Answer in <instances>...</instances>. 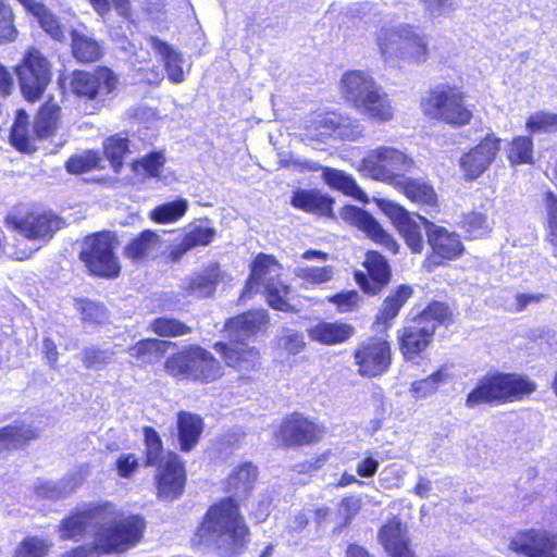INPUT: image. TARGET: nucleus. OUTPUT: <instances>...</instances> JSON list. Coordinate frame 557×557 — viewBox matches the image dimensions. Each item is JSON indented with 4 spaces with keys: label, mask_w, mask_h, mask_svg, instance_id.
<instances>
[{
    "label": "nucleus",
    "mask_w": 557,
    "mask_h": 557,
    "mask_svg": "<svg viewBox=\"0 0 557 557\" xmlns=\"http://www.w3.org/2000/svg\"><path fill=\"white\" fill-rule=\"evenodd\" d=\"M428 243L433 250L430 261L438 264L441 260H451L461 255L463 246L457 233L444 226L428 225Z\"/></svg>",
    "instance_id": "4be33fe9"
},
{
    "label": "nucleus",
    "mask_w": 557,
    "mask_h": 557,
    "mask_svg": "<svg viewBox=\"0 0 557 557\" xmlns=\"http://www.w3.org/2000/svg\"><path fill=\"white\" fill-rule=\"evenodd\" d=\"M100 162L101 158L99 153L92 150H88L72 156L66 162V170L70 173L81 174L99 168Z\"/></svg>",
    "instance_id": "3c124183"
},
{
    "label": "nucleus",
    "mask_w": 557,
    "mask_h": 557,
    "mask_svg": "<svg viewBox=\"0 0 557 557\" xmlns=\"http://www.w3.org/2000/svg\"><path fill=\"white\" fill-rule=\"evenodd\" d=\"M60 108L52 101H47L38 112L35 131L40 138L49 137L57 126Z\"/></svg>",
    "instance_id": "a18cd8bd"
},
{
    "label": "nucleus",
    "mask_w": 557,
    "mask_h": 557,
    "mask_svg": "<svg viewBox=\"0 0 557 557\" xmlns=\"http://www.w3.org/2000/svg\"><path fill=\"white\" fill-rule=\"evenodd\" d=\"M500 139L494 134H487L469 152L460 158V168L468 180H474L483 174L494 161L499 151Z\"/></svg>",
    "instance_id": "6ab92c4d"
},
{
    "label": "nucleus",
    "mask_w": 557,
    "mask_h": 557,
    "mask_svg": "<svg viewBox=\"0 0 557 557\" xmlns=\"http://www.w3.org/2000/svg\"><path fill=\"white\" fill-rule=\"evenodd\" d=\"M463 92L453 86L442 85L434 88L424 103V112L437 120L453 125H466L472 117L471 110L465 104Z\"/></svg>",
    "instance_id": "9b49d317"
},
{
    "label": "nucleus",
    "mask_w": 557,
    "mask_h": 557,
    "mask_svg": "<svg viewBox=\"0 0 557 557\" xmlns=\"http://www.w3.org/2000/svg\"><path fill=\"white\" fill-rule=\"evenodd\" d=\"M71 37L72 52L77 61L89 63L100 58L101 47L96 39L77 29L72 30Z\"/></svg>",
    "instance_id": "c9c22d12"
},
{
    "label": "nucleus",
    "mask_w": 557,
    "mask_h": 557,
    "mask_svg": "<svg viewBox=\"0 0 557 557\" xmlns=\"http://www.w3.org/2000/svg\"><path fill=\"white\" fill-rule=\"evenodd\" d=\"M290 203L302 211L323 214L331 210L332 201L317 190L297 189L293 194Z\"/></svg>",
    "instance_id": "f704fd0d"
},
{
    "label": "nucleus",
    "mask_w": 557,
    "mask_h": 557,
    "mask_svg": "<svg viewBox=\"0 0 557 557\" xmlns=\"http://www.w3.org/2000/svg\"><path fill=\"white\" fill-rule=\"evenodd\" d=\"M382 210L404 237L411 251L421 252L424 246L421 226L424 225L428 231V225L431 222L421 215L410 214L405 208L392 201H383Z\"/></svg>",
    "instance_id": "2eb2a0df"
},
{
    "label": "nucleus",
    "mask_w": 557,
    "mask_h": 557,
    "mask_svg": "<svg viewBox=\"0 0 557 557\" xmlns=\"http://www.w3.org/2000/svg\"><path fill=\"white\" fill-rule=\"evenodd\" d=\"M161 249L160 235L154 231L145 230L124 247V255L133 262H138L156 258Z\"/></svg>",
    "instance_id": "c85d7f7f"
},
{
    "label": "nucleus",
    "mask_w": 557,
    "mask_h": 557,
    "mask_svg": "<svg viewBox=\"0 0 557 557\" xmlns=\"http://www.w3.org/2000/svg\"><path fill=\"white\" fill-rule=\"evenodd\" d=\"M375 41L381 59L386 64H422L429 59V38L416 25L385 24L377 29Z\"/></svg>",
    "instance_id": "f03ea898"
},
{
    "label": "nucleus",
    "mask_w": 557,
    "mask_h": 557,
    "mask_svg": "<svg viewBox=\"0 0 557 557\" xmlns=\"http://www.w3.org/2000/svg\"><path fill=\"white\" fill-rule=\"evenodd\" d=\"M181 449L189 451L197 443L203 430V422L197 414L181 412L177 417Z\"/></svg>",
    "instance_id": "473e14b6"
},
{
    "label": "nucleus",
    "mask_w": 557,
    "mask_h": 557,
    "mask_svg": "<svg viewBox=\"0 0 557 557\" xmlns=\"http://www.w3.org/2000/svg\"><path fill=\"white\" fill-rule=\"evenodd\" d=\"M215 350L221 354L227 367L245 374L260 366V354L246 343H215Z\"/></svg>",
    "instance_id": "5701e85b"
},
{
    "label": "nucleus",
    "mask_w": 557,
    "mask_h": 557,
    "mask_svg": "<svg viewBox=\"0 0 557 557\" xmlns=\"http://www.w3.org/2000/svg\"><path fill=\"white\" fill-rule=\"evenodd\" d=\"M166 371L178 379H193L202 382L214 381L221 375L220 362L200 346H191L165 361Z\"/></svg>",
    "instance_id": "9d476101"
},
{
    "label": "nucleus",
    "mask_w": 557,
    "mask_h": 557,
    "mask_svg": "<svg viewBox=\"0 0 557 557\" xmlns=\"http://www.w3.org/2000/svg\"><path fill=\"white\" fill-rule=\"evenodd\" d=\"M50 548L51 543L47 540L28 536L18 544L13 557H46Z\"/></svg>",
    "instance_id": "8fccbe9b"
},
{
    "label": "nucleus",
    "mask_w": 557,
    "mask_h": 557,
    "mask_svg": "<svg viewBox=\"0 0 557 557\" xmlns=\"http://www.w3.org/2000/svg\"><path fill=\"white\" fill-rule=\"evenodd\" d=\"M165 162L160 151L151 152L133 163L134 171L146 176L157 177Z\"/></svg>",
    "instance_id": "864d4df0"
},
{
    "label": "nucleus",
    "mask_w": 557,
    "mask_h": 557,
    "mask_svg": "<svg viewBox=\"0 0 557 557\" xmlns=\"http://www.w3.org/2000/svg\"><path fill=\"white\" fill-rule=\"evenodd\" d=\"M462 226L473 238L484 236L491 230L486 215L475 211L465 215Z\"/></svg>",
    "instance_id": "13d9d810"
},
{
    "label": "nucleus",
    "mask_w": 557,
    "mask_h": 557,
    "mask_svg": "<svg viewBox=\"0 0 557 557\" xmlns=\"http://www.w3.org/2000/svg\"><path fill=\"white\" fill-rule=\"evenodd\" d=\"M329 301L335 305L339 312L346 313L358 308L360 296L356 290H347L329 297Z\"/></svg>",
    "instance_id": "69168bd1"
},
{
    "label": "nucleus",
    "mask_w": 557,
    "mask_h": 557,
    "mask_svg": "<svg viewBox=\"0 0 557 557\" xmlns=\"http://www.w3.org/2000/svg\"><path fill=\"white\" fill-rule=\"evenodd\" d=\"M448 368L442 367L430 376L411 383L410 392L416 399L426 398L433 395L441 383L449 379Z\"/></svg>",
    "instance_id": "37998d69"
},
{
    "label": "nucleus",
    "mask_w": 557,
    "mask_h": 557,
    "mask_svg": "<svg viewBox=\"0 0 557 557\" xmlns=\"http://www.w3.org/2000/svg\"><path fill=\"white\" fill-rule=\"evenodd\" d=\"M379 539L392 557H413V553L409 548L407 532L399 520L392 519L383 525Z\"/></svg>",
    "instance_id": "bb28decb"
},
{
    "label": "nucleus",
    "mask_w": 557,
    "mask_h": 557,
    "mask_svg": "<svg viewBox=\"0 0 557 557\" xmlns=\"http://www.w3.org/2000/svg\"><path fill=\"white\" fill-rule=\"evenodd\" d=\"M188 209V201L184 198H178L157 206L149 213L150 219L159 224H169L178 221L185 215Z\"/></svg>",
    "instance_id": "a19ab883"
},
{
    "label": "nucleus",
    "mask_w": 557,
    "mask_h": 557,
    "mask_svg": "<svg viewBox=\"0 0 557 557\" xmlns=\"http://www.w3.org/2000/svg\"><path fill=\"white\" fill-rule=\"evenodd\" d=\"M412 289L410 286L400 285L384 302L376 322L387 324L399 312L404 304L411 297Z\"/></svg>",
    "instance_id": "79ce46f5"
},
{
    "label": "nucleus",
    "mask_w": 557,
    "mask_h": 557,
    "mask_svg": "<svg viewBox=\"0 0 557 557\" xmlns=\"http://www.w3.org/2000/svg\"><path fill=\"white\" fill-rule=\"evenodd\" d=\"M545 205L548 215V240L552 246V255L557 260V196L547 191L545 194Z\"/></svg>",
    "instance_id": "4d7b16f0"
},
{
    "label": "nucleus",
    "mask_w": 557,
    "mask_h": 557,
    "mask_svg": "<svg viewBox=\"0 0 557 557\" xmlns=\"http://www.w3.org/2000/svg\"><path fill=\"white\" fill-rule=\"evenodd\" d=\"M525 128L533 134L557 132V114L544 111L535 112L528 117Z\"/></svg>",
    "instance_id": "603ef678"
},
{
    "label": "nucleus",
    "mask_w": 557,
    "mask_h": 557,
    "mask_svg": "<svg viewBox=\"0 0 557 557\" xmlns=\"http://www.w3.org/2000/svg\"><path fill=\"white\" fill-rule=\"evenodd\" d=\"M83 362L88 369H101L113 360V351L97 348H86L83 352Z\"/></svg>",
    "instance_id": "e2e57ef3"
},
{
    "label": "nucleus",
    "mask_w": 557,
    "mask_h": 557,
    "mask_svg": "<svg viewBox=\"0 0 557 557\" xmlns=\"http://www.w3.org/2000/svg\"><path fill=\"white\" fill-rule=\"evenodd\" d=\"M507 157L512 165L533 163V141L531 137L518 136L513 138Z\"/></svg>",
    "instance_id": "de8ad7c7"
},
{
    "label": "nucleus",
    "mask_w": 557,
    "mask_h": 557,
    "mask_svg": "<svg viewBox=\"0 0 557 557\" xmlns=\"http://www.w3.org/2000/svg\"><path fill=\"white\" fill-rule=\"evenodd\" d=\"M369 278L360 272L356 273V281L369 294H376L389 282L391 268L387 260L376 251H369L364 260Z\"/></svg>",
    "instance_id": "a878e982"
},
{
    "label": "nucleus",
    "mask_w": 557,
    "mask_h": 557,
    "mask_svg": "<svg viewBox=\"0 0 557 557\" xmlns=\"http://www.w3.org/2000/svg\"><path fill=\"white\" fill-rule=\"evenodd\" d=\"M352 332L346 323L319 322L309 330V337L324 345H335L348 339Z\"/></svg>",
    "instance_id": "7c9ffc66"
},
{
    "label": "nucleus",
    "mask_w": 557,
    "mask_h": 557,
    "mask_svg": "<svg viewBox=\"0 0 557 557\" xmlns=\"http://www.w3.org/2000/svg\"><path fill=\"white\" fill-rule=\"evenodd\" d=\"M324 433L323 428L294 413L283 420L275 436L284 445H306L319 441Z\"/></svg>",
    "instance_id": "a211bd4d"
},
{
    "label": "nucleus",
    "mask_w": 557,
    "mask_h": 557,
    "mask_svg": "<svg viewBox=\"0 0 557 557\" xmlns=\"http://www.w3.org/2000/svg\"><path fill=\"white\" fill-rule=\"evenodd\" d=\"M115 237L109 232L87 236L81 250V259L88 270L98 276L115 277L120 273V264L113 252Z\"/></svg>",
    "instance_id": "f8f14e48"
},
{
    "label": "nucleus",
    "mask_w": 557,
    "mask_h": 557,
    "mask_svg": "<svg viewBox=\"0 0 557 557\" xmlns=\"http://www.w3.org/2000/svg\"><path fill=\"white\" fill-rule=\"evenodd\" d=\"M343 218L350 224L363 231L372 240L384 246L393 253L398 251V244L367 211L358 207L349 206L344 209Z\"/></svg>",
    "instance_id": "b1692460"
},
{
    "label": "nucleus",
    "mask_w": 557,
    "mask_h": 557,
    "mask_svg": "<svg viewBox=\"0 0 557 557\" xmlns=\"http://www.w3.org/2000/svg\"><path fill=\"white\" fill-rule=\"evenodd\" d=\"M71 86L76 95L104 104L116 90L117 77L108 67H99L92 73L78 71L73 73Z\"/></svg>",
    "instance_id": "4468645a"
},
{
    "label": "nucleus",
    "mask_w": 557,
    "mask_h": 557,
    "mask_svg": "<svg viewBox=\"0 0 557 557\" xmlns=\"http://www.w3.org/2000/svg\"><path fill=\"white\" fill-rule=\"evenodd\" d=\"M151 329L160 336H181L190 332V329L184 323L168 318L156 319L151 323Z\"/></svg>",
    "instance_id": "052dcab7"
},
{
    "label": "nucleus",
    "mask_w": 557,
    "mask_h": 557,
    "mask_svg": "<svg viewBox=\"0 0 557 557\" xmlns=\"http://www.w3.org/2000/svg\"><path fill=\"white\" fill-rule=\"evenodd\" d=\"M361 509V498L359 496H347L338 505V518L343 524H348Z\"/></svg>",
    "instance_id": "338daca9"
},
{
    "label": "nucleus",
    "mask_w": 557,
    "mask_h": 557,
    "mask_svg": "<svg viewBox=\"0 0 557 557\" xmlns=\"http://www.w3.org/2000/svg\"><path fill=\"white\" fill-rule=\"evenodd\" d=\"M197 534L205 544L231 554L244 544L248 530L237 503L228 497L208 510Z\"/></svg>",
    "instance_id": "7ed1b4c3"
},
{
    "label": "nucleus",
    "mask_w": 557,
    "mask_h": 557,
    "mask_svg": "<svg viewBox=\"0 0 557 557\" xmlns=\"http://www.w3.org/2000/svg\"><path fill=\"white\" fill-rule=\"evenodd\" d=\"M412 164V159L401 150L381 146L366 154L361 160L359 171L375 181L397 185Z\"/></svg>",
    "instance_id": "1a4fd4ad"
},
{
    "label": "nucleus",
    "mask_w": 557,
    "mask_h": 557,
    "mask_svg": "<svg viewBox=\"0 0 557 557\" xmlns=\"http://www.w3.org/2000/svg\"><path fill=\"white\" fill-rule=\"evenodd\" d=\"M355 360L361 375H380L391 363V347L386 341L371 338L359 345L355 351Z\"/></svg>",
    "instance_id": "f3484780"
},
{
    "label": "nucleus",
    "mask_w": 557,
    "mask_h": 557,
    "mask_svg": "<svg viewBox=\"0 0 557 557\" xmlns=\"http://www.w3.org/2000/svg\"><path fill=\"white\" fill-rule=\"evenodd\" d=\"M397 186L414 202L428 206H433L436 202V194L433 187L424 181L403 177Z\"/></svg>",
    "instance_id": "58836bf2"
},
{
    "label": "nucleus",
    "mask_w": 557,
    "mask_h": 557,
    "mask_svg": "<svg viewBox=\"0 0 557 557\" xmlns=\"http://www.w3.org/2000/svg\"><path fill=\"white\" fill-rule=\"evenodd\" d=\"M79 310L83 321L90 325L101 324L108 318L107 309L102 305L90 300H82Z\"/></svg>",
    "instance_id": "680f3d73"
},
{
    "label": "nucleus",
    "mask_w": 557,
    "mask_h": 557,
    "mask_svg": "<svg viewBox=\"0 0 557 557\" xmlns=\"http://www.w3.org/2000/svg\"><path fill=\"white\" fill-rule=\"evenodd\" d=\"M257 479V468L249 462L237 467L227 478L225 488L236 497H245Z\"/></svg>",
    "instance_id": "72a5a7b5"
},
{
    "label": "nucleus",
    "mask_w": 557,
    "mask_h": 557,
    "mask_svg": "<svg viewBox=\"0 0 557 557\" xmlns=\"http://www.w3.org/2000/svg\"><path fill=\"white\" fill-rule=\"evenodd\" d=\"M269 323L265 310L248 311L230 319L225 323V331L230 343H245V341L264 330Z\"/></svg>",
    "instance_id": "393cba45"
},
{
    "label": "nucleus",
    "mask_w": 557,
    "mask_h": 557,
    "mask_svg": "<svg viewBox=\"0 0 557 557\" xmlns=\"http://www.w3.org/2000/svg\"><path fill=\"white\" fill-rule=\"evenodd\" d=\"M215 236V230L212 227L196 226L190 230L185 236V245L189 246L190 249L197 246L209 245Z\"/></svg>",
    "instance_id": "0e129e2a"
},
{
    "label": "nucleus",
    "mask_w": 557,
    "mask_h": 557,
    "mask_svg": "<svg viewBox=\"0 0 557 557\" xmlns=\"http://www.w3.org/2000/svg\"><path fill=\"white\" fill-rule=\"evenodd\" d=\"M323 178L331 188L341 190L356 199L361 200L364 196L355 180L343 171L325 168L323 169Z\"/></svg>",
    "instance_id": "ea45409f"
},
{
    "label": "nucleus",
    "mask_w": 557,
    "mask_h": 557,
    "mask_svg": "<svg viewBox=\"0 0 557 557\" xmlns=\"http://www.w3.org/2000/svg\"><path fill=\"white\" fill-rule=\"evenodd\" d=\"M280 345L290 354H298L305 347L304 336L292 330H286L280 338Z\"/></svg>",
    "instance_id": "774afa93"
},
{
    "label": "nucleus",
    "mask_w": 557,
    "mask_h": 557,
    "mask_svg": "<svg viewBox=\"0 0 557 557\" xmlns=\"http://www.w3.org/2000/svg\"><path fill=\"white\" fill-rule=\"evenodd\" d=\"M510 548L528 557H557V536L545 531L521 532L511 540Z\"/></svg>",
    "instance_id": "412c9836"
},
{
    "label": "nucleus",
    "mask_w": 557,
    "mask_h": 557,
    "mask_svg": "<svg viewBox=\"0 0 557 557\" xmlns=\"http://www.w3.org/2000/svg\"><path fill=\"white\" fill-rule=\"evenodd\" d=\"M10 139L11 144L20 151L29 152L33 150L32 140L28 136L27 114L23 110L17 112Z\"/></svg>",
    "instance_id": "09e8293b"
},
{
    "label": "nucleus",
    "mask_w": 557,
    "mask_h": 557,
    "mask_svg": "<svg viewBox=\"0 0 557 557\" xmlns=\"http://www.w3.org/2000/svg\"><path fill=\"white\" fill-rule=\"evenodd\" d=\"M15 73L23 96L30 102L37 101L42 96L51 79L49 61L35 48L26 51L22 63L16 65Z\"/></svg>",
    "instance_id": "ddd939ff"
},
{
    "label": "nucleus",
    "mask_w": 557,
    "mask_h": 557,
    "mask_svg": "<svg viewBox=\"0 0 557 557\" xmlns=\"http://www.w3.org/2000/svg\"><path fill=\"white\" fill-rule=\"evenodd\" d=\"M448 307L438 301L430 304L417 318L404 327L400 348L407 359H413L423 351L434 335L436 327L449 318Z\"/></svg>",
    "instance_id": "6e6552de"
},
{
    "label": "nucleus",
    "mask_w": 557,
    "mask_h": 557,
    "mask_svg": "<svg viewBox=\"0 0 557 557\" xmlns=\"http://www.w3.org/2000/svg\"><path fill=\"white\" fill-rule=\"evenodd\" d=\"M18 2L30 12L38 21L40 27L54 40L61 41L65 38L63 27L44 3L37 0H18Z\"/></svg>",
    "instance_id": "2f4dec72"
},
{
    "label": "nucleus",
    "mask_w": 557,
    "mask_h": 557,
    "mask_svg": "<svg viewBox=\"0 0 557 557\" xmlns=\"http://www.w3.org/2000/svg\"><path fill=\"white\" fill-rule=\"evenodd\" d=\"M282 267L278 262L268 255H259L252 265L251 273L246 283L242 298L249 297L257 292L260 286L264 288L268 304L275 310L289 311L288 295L290 287L281 278Z\"/></svg>",
    "instance_id": "423d86ee"
},
{
    "label": "nucleus",
    "mask_w": 557,
    "mask_h": 557,
    "mask_svg": "<svg viewBox=\"0 0 557 557\" xmlns=\"http://www.w3.org/2000/svg\"><path fill=\"white\" fill-rule=\"evenodd\" d=\"M79 483L75 475L65 476L58 482L39 480L35 484V493L40 498L58 499L70 494Z\"/></svg>",
    "instance_id": "4c0bfd02"
},
{
    "label": "nucleus",
    "mask_w": 557,
    "mask_h": 557,
    "mask_svg": "<svg viewBox=\"0 0 557 557\" xmlns=\"http://www.w3.org/2000/svg\"><path fill=\"white\" fill-rule=\"evenodd\" d=\"M308 128V137L311 139H324L336 133L338 136H347L350 139H356L362 133V127L356 125L350 135H347L344 127L339 124L338 116L335 113H318L310 121Z\"/></svg>",
    "instance_id": "cd10ccee"
},
{
    "label": "nucleus",
    "mask_w": 557,
    "mask_h": 557,
    "mask_svg": "<svg viewBox=\"0 0 557 557\" xmlns=\"http://www.w3.org/2000/svg\"><path fill=\"white\" fill-rule=\"evenodd\" d=\"M216 287V275L212 271L206 274H199L190 280L187 286L188 294L198 297H209Z\"/></svg>",
    "instance_id": "6e6d98bb"
},
{
    "label": "nucleus",
    "mask_w": 557,
    "mask_h": 557,
    "mask_svg": "<svg viewBox=\"0 0 557 557\" xmlns=\"http://www.w3.org/2000/svg\"><path fill=\"white\" fill-rule=\"evenodd\" d=\"M334 273L335 270L332 265H297L294 269L295 276L302 282L304 286L325 284L333 278Z\"/></svg>",
    "instance_id": "c03bdc74"
},
{
    "label": "nucleus",
    "mask_w": 557,
    "mask_h": 557,
    "mask_svg": "<svg viewBox=\"0 0 557 557\" xmlns=\"http://www.w3.org/2000/svg\"><path fill=\"white\" fill-rule=\"evenodd\" d=\"M104 153L110 160L115 172L122 166V159L128 149V140L119 135L112 136L104 141Z\"/></svg>",
    "instance_id": "5fc2aeb1"
},
{
    "label": "nucleus",
    "mask_w": 557,
    "mask_h": 557,
    "mask_svg": "<svg viewBox=\"0 0 557 557\" xmlns=\"http://www.w3.org/2000/svg\"><path fill=\"white\" fill-rule=\"evenodd\" d=\"M145 520L138 515L124 516L110 503L91 504L61 520V540L79 541L94 532L90 545L77 546L62 557H101L120 554L136 546L143 537Z\"/></svg>",
    "instance_id": "f257e3e1"
},
{
    "label": "nucleus",
    "mask_w": 557,
    "mask_h": 557,
    "mask_svg": "<svg viewBox=\"0 0 557 557\" xmlns=\"http://www.w3.org/2000/svg\"><path fill=\"white\" fill-rule=\"evenodd\" d=\"M382 210L404 237L411 251L421 252L424 246L421 226L424 225L428 231V225L431 222L421 215L410 214L405 208L392 201H383Z\"/></svg>",
    "instance_id": "dca6fc26"
},
{
    "label": "nucleus",
    "mask_w": 557,
    "mask_h": 557,
    "mask_svg": "<svg viewBox=\"0 0 557 557\" xmlns=\"http://www.w3.org/2000/svg\"><path fill=\"white\" fill-rule=\"evenodd\" d=\"M5 222L29 239L49 238L61 224L60 219L51 213L29 214L25 218L9 213Z\"/></svg>",
    "instance_id": "aec40b11"
},
{
    "label": "nucleus",
    "mask_w": 557,
    "mask_h": 557,
    "mask_svg": "<svg viewBox=\"0 0 557 557\" xmlns=\"http://www.w3.org/2000/svg\"><path fill=\"white\" fill-rule=\"evenodd\" d=\"M536 389L534 382L518 374L496 373L482 377L467 397V406L521 398Z\"/></svg>",
    "instance_id": "0eeeda50"
},
{
    "label": "nucleus",
    "mask_w": 557,
    "mask_h": 557,
    "mask_svg": "<svg viewBox=\"0 0 557 557\" xmlns=\"http://www.w3.org/2000/svg\"><path fill=\"white\" fill-rule=\"evenodd\" d=\"M339 89L343 98L356 110L371 120L388 122L394 117L395 109L388 95L362 71H349L342 76Z\"/></svg>",
    "instance_id": "20e7f679"
},
{
    "label": "nucleus",
    "mask_w": 557,
    "mask_h": 557,
    "mask_svg": "<svg viewBox=\"0 0 557 557\" xmlns=\"http://www.w3.org/2000/svg\"><path fill=\"white\" fill-rule=\"evenodd\" d=\"M16 37L12 9L0 0V42H12Z\"/></svg>",
    "instance_id": "bf43d9fd"
},
{
    "label": "nucleus",
    "mask_w": 557,
    "mask_h": 557,
    "mask_svg": "<svg viewBox=\"0 0 557 557\" xmlns=\"http://www.w3.org/2000/svg\"><path fill=\"white\" fill-rule=\"evenodd\" d=\"M170 343L156 338L143 339L129 347L128 354L138 364L150 363L166 351Z\"/></svg>",
    "instance_id": "e433bc0d"
},
{
    "label": "nucleus",
    "mask_w": 557,
    "mask_h": 557,
    "mask_svg": "<svg viewBox=\"0 0 557 557\" xmlns=\"http://www.w3.org/2000/svg\"><path fill=\"white\" fill-rule=\"evenodd\" d=\"M35 437V432L23 423H15L0 429V448L18 447Z\"/></svg>",
    "instance_id": "49530a36"
},
{
    "label": "nucleus",
    "mask_w": 557,
    "mask_h": 557,
    "mask_svg": "<svg viewBox=\"0 0 557 557\" xmlns=\"http://www.w3.org/2000/svg\"><path fill=\"white\" fill-rule=\"evenodd\" d=\"M146 457L148 466H158L156 476L158 495L164 500H173L182 493L185 485V470L177 455H164L159 434L150 426L144 428Z\"/></svg>",
    "instance_id": "39448f33"
},
{
    "label": "nucleus",
    "mask_w": 557,
    "mask_h": 557,
    "mask_svg": "<svg viewBox=\"0 0 557 557\" xmlns=\"http://www.w3.org/2000/svg\"><path fill=\"white\" fill-rule=\"evenodd\" d=\"M147 42L163 61L169 79L175 84L184 82L185 73L183 70L184 60L182 54L168 42L157 37H149Z\"/></svg>",
    "instance_id": "c756f323"
}]
</instances>
